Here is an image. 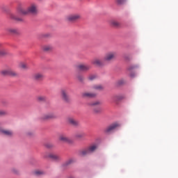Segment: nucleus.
I'll list each match as a JSON object with an SVG mask.
<instances>
[{"mask_svg": "<svg viewBox=\"0 0 178 178\" xmlns=\"http://www.w3.org/2000/svg\"><path fill=\"white\" fill-rule=\"evenodd\" d=\"M19 15H35L38 13V6L35 3H32L29 5L27 9L19 8L18 10Z\"/></svg>", "mask_w": 178, "mask_h": 178, "instance_id": "f257e3e1", "label": "nucleus"}, {"mask_svg": "<svg viewBox=\"0 0 178 178\" xmlns=\"http://www.w3.org/2000/svg\"><path fill=\"white\" fill-rule=\"evenodd\" d=\"M118 54L116 51H109L105 54L104 57V62H112L114 59H116Z\"/></svg>", "mask_w": 178, "mask_h": 178, "instance_id": "f03ea898", "label": "nucleus"}, {"mask_svg": "<svg viewBox=\"0 0 178 178\" xmlns=\"http://www.w3.org/2000/svg\"><path fill=\"white\" fill-rule=\"evenodd\" d=\"M98 148V146L97 145H92L89 146L88 148L82 150L81 152V155H88V154H92Z\"/></svg>", "mask_w": 178, "mask_h": 178, "instance_id": "7ed1b4c3", "label": "nucleus"}, {"mask_svg": "<svg viewBox=\"0 0 178 178\" xmlns=\"http://www.w3.org/2000/svg\"><path fill=\"white\" fill-rule=\"evenodd\" d=\"M1 74L3 76H10V77H17L19 74L15 72L13 70L8 69V70H3L1 71Z\"/></svg>", "mask_w": 178, "mask_h": 178, "instance_id": "20e7f679", "label": "nucleus"}, {"mask_svg": "<svg viewBox=\"0 0 178 178\" xmlns=\"http://www.w3.org/2000/svg\"><path fill=\"white\" fill-rule=\"evenodd\" d=\"M80 19H81V16L79 14L70 15L65 17V20H67V22H77V20H80Z\"/></svg>", "mask_w": 178, "mask_h": 178, "instance_id": "39448f33", "label": "nucleus"}, {"mask_svg": "<svg viewBox=\"0 0 178 178\" xmlns=\"http://www.w3.org/2000/svg\"><path fill=\"white\" fill-rule=\"evenodd\" d=\"M60 95L62 99L64 100L65 102H69L70 101V97L67 93V89H61Z\"/></svg>", "mask_w": 178, "mask_h": 178, "instance_id": "423d86ee", "label": "nucleus"}, {"mask_svg": "<svg viewBox=\"0 0 178 178\" xmlns=\"http://www.w3.org/2000/svg\"><path fill=\"white\" fill-rule=\"evenodd\" d=\"M40 119L41 120H51L52 119H56V115L54 113H48L42 115Z\"/></svg>", "mask_w": 178, "mask_h": 178, "instance_id": "0eeeda50", "label": "nucleus"}, {"mask_svg": "<svg viewBox=\"0 0 178 178\" xmlns=\"http://www.w3.org/2000/svg\"><path fill=\"white\" fill-rule=\"evenodd\" d=\"M59 141L62 143H66L67 144H72L73 140L66 135H60L58 138Z\"/></svg>", "mask_w": 178, "mask_h": 178, "instance_id": "6e6552de", "label": "nucleus"}, {"mask_svg": "<svg viewBox=\"0 0 178 178\" xmlns=\"http://www.w3.org/2000/svg\"><path fill=\"white\" fill-rule=\"evenodd\" d=\"M92 65H95V66H98L99 67H102L105 65V62L102 61L99 58H94L92 60Z\"/></svg>", "mask_w": 178, "mask_h": 178, "instance_id": "1a4fd4ad", "label": "nucleus"}, {"mask_svg": "<svg viewBox=\"0 0 178 178\" xmlns=\"http://www.w3.org/2000/svg\"><path fill=\"white\" fill-rule=\"evenodd\" d=\"M77 68L81 72H88V70H90V69H91V66L86 65V64H79L77 66Z\"/></svg>", "mask_w": 178, "mask_h": 178, "instance_id": "9d476101", "label": "nucleus"}, {"mask_svg": "<svg viewBox=\"0 0 178 178\" xmlns=\"http://www.w3.org/2000/svg\"><path fill=\"white\" fill-rule=\"evenodd\" d=\"M44 74L41 72H38L33 75V80H35L36 81H42V80H44Z\"/></svg>", "mask_w": 178, "mask_h": 178, "instance_id": "9b49d317", "label": "nucleus"}, {"mask_svg": "<svg viewBox=\"0 0 178 178\" xmlns=\"http://www.w3.org/2000/svg\"><path fill=\"white\" fill-rule=\"evenodd\" d=\"M67 122L72 126H79V121L73 117H68L67 118Z\"/></svg>", "mask_w": 178, "mask_h": 178, "instance_id": "f8f14e48", "label": "nucleus"}, {"mask_svg": "<svg viewBox=\"0 0 178 178\" xmlns=\"http://www.w3.org/2000/svg\"><path fill=\"white\" fill-rule=\"evenodd\" d=\"M120 125L118 123H113L111 125L108 126L106 129V133H111V131H113L117 127H119Z\"/></svg>", "mask_w": 178, "mask_h": 178, "instance_id": "ddd939ff", "label": "nucleus"}, {"mask_svg": "<svg viewBox=\"0 0 178 178\" xmlns=\"http://www.w3.org/2000/svg\"><path fill=\"white\" fill-rule=\"evenodd\" d=\"M43 52H52L54 51V46L52 44H44L42 47Z\"/></svg>", "mask_w": 178, "mask_h": 178, "instance_id": "4468645a", "label": "nucleus"}, {"mask_svg": "<svg viewBox=\"0 0 178 178\" xmlns=\"http://www.w3.org/2000/svg\"><path fill=\"white\" fill-rule=\"evenodd\" d=\"M83 98H95L97 97V93L84 92L81 94Z\"/></svg>", "mask_w": 178, "mask_h": 178, "instance_id": "2eb2a0df", "label": "nucleus"}, {"mask_svg": "<svg viewBox=\"0 0 178 178\" xmlns=\"http://www.w3.org/2000/svg\"><path fill=\"white\" fill-rule=\"evenodd\" d=\"M0 133L3 136H6L7 137H12V136H13V131L8 129H1Z\"/></svg>", "mask_w": 178, "mask_h": 178, "instance_id": "dca6fc26", "label": "nucleus"}, {"mask_svg": "<svg viewBox=\"0 0 178 178\" xmlns=\"http://www.w3.org/2000/svg\"><path fill=\"white\" fill-rule=\"evenodd\" d=\"M85 137L86 134L84 132H78L74 135V138H76V140H83Z\"/></svg>", "mask_w": 178, "mask_h": 178, "instance_id": "f3484780", "label": "nucleus"}, {"mask_svg": "<svg viewBox=\"0 0 178 178\" xmlns=\"http://www.w3.org/2000/svg\"><path fill=\"white\" fill-rule=\"evenodd\" d=\"M46 158H50V159H53V161H59L60 159L59 156L54 154H49L48 156H45Z\"/></svg>", "mask_w": 178, "mask_h": 178, "instance_id": "a211bd4d", "label": "nucleus"}, {"mask_svg": "<svg viewBox=\"0 0 178 178\" xmlns=\"http://www.w3.org/2000/svg\"><path fill=\"white\" fill-rule=\"evenodd\" d=\"M8 51L3 49V45L2 43H0V56H3L4 55H7Z\"/></svg>", "mask_w": 178, "mask_h": 178, "instance_id": "6ab92c4d", "label": "nucleus"}, {"mask_svg": "<svg viewBox=\"0 0 178 178\" xmlns=\"http://www.w3.org/2000/svg\"><path fill=\"white\" fill-rule=\"evenodd\" d=\"M8 32L10 33V34H19V31L18 29L10 28L8 29Z\"/></svg>", "mask_w": 178, "mask_h": 178, "instance_id": "aec40b11", "label": "nucleus"}, {"mask_svg": "<svg viewBox=\"0 0 178 178\" xmlns=\"http://www.w3.org/2000/svg\"><path fill=\"white\" fill-rule=\"evenodd\" d=\"M113 101L115 102H118V101H120L123 99V96L122 95H115L112 97Z\"/></svg>", "mask_w": 178, "mask_h": 178, "instance_id": "412c9836", "label": "nucleus"}, {"mask_svg": "<svg viewBox=\"0 0 178 178\" xmlns=\"http://www.w3.org/2000/svg\"><path fill=\"white\" fill-rule=\"evenodd\" d=\"M87 105L88 106H98L101 105V102L99 101H96V102L88 103Z\"/></svg>", "mask_w": 178, "mask_h": 178, "instance_id": "4be33fe9", "label": "nucleus"}, {"mask_svg": "<svg viewBox=\"0 0 178 178\" xmlns=\"http://www.w3.org/2000/svg\"><path fill=\"white\" fill-rule=\"evenodd\" d=\"M111 26H112L113 27L118 28V27H120V24L118 21L112 20L111 22Z\"/></svg>", "mask_w": 178, "mask_h": 178, "instance_id": "5701e85b", "label": "nucleus"}, {"mask_svg": "<svg viewBox=\"0 0 178 178\" xmlns=\"http://www.w3.org/2000/svg\"><path fill=\"white\" fill-rule=\"evenodd\" d=\"M34 175L35 176H42V175H45V172L42 170H38L34 172Z\"/></svg>", "mask_w": 178, "mask_h": 178, "instance_id": "b1692460", "label": "nucleus"}, {"mask_svg": "<svg viewBox=\"0 0 178 178\" xmlns=\"http://www.w3.org/2000/svg\"><path fill=\"white\" fill-rule=\"evenodd\" d=\"M10 17L13 20H17L18 22H22L23 20L22 18L17 17L15 14H10Z\"/></svg>", "mask_w": 178, "mask_h": 178, "instance_id": "393cba45", "label": "nucleus"}, {"mask_svg": "<svg viewBox=\"0 0 178 178\" xmlns=\"http://www.w3.org/2000/svg\"><path fill=\"white\" fill-rule=\"evenodd\" d=\"M93 90H97L100 91L101 90H104V87L101 85H95L92 87Z\"/></svg>", "mask_w": 178, "mask_h": 178, "instance_id": "a878e982", "label": "nucleus"}, {"mask_svg": "<svg viewBox=\"0 0 178 178\" xmlns=\"http://www.w3.org/2000/svg\"><path fill=\"white\" fill-rule=\"evenodd\" d=\"M47 99V97L45 96H38L37 97V100L39 101V102H42Z\"/></svg>", "mask_w": 178, "mask_h": 178, "instance_id": "bb28decb", "label": "nucleus"}, {"mask_svg": "<svg viewBox=\"0 0 178 178\" xmlns=\"http://www.w3.org/2000/svg\"><path fill=\"white\" fill-rule=\"evenodd\" d=\"M19 67H21V69L27 70V69H29V65H27V64H26L24 63H22L19 65Z\"/></svg>", "mask_w": 178, "mask_h": 178, "instance_id": "cd10ccee", "label": "nucleus"}, {"mask_svg": "<svg viewBox=\"0 0 178 178\" xmlns=\"http://www.w3.org/2000/svg\"><path fill=\"white\" fill-rule=\"evenodd\" d=\"M73 162H74V160L73 159H70L65 163V166H68V165H72Z\"/></svg>", "mask_w": 178, "mask_h": 178, "instance_id": "c85d7f7f", "label": "nucleus"}, {"mask_svg": "<svg viewBox=\"0 0 178 178\" xmlns=\"http://www.w3.org/2000/svg\"><path fill=\"white\" fill-rule=\"evenodd\" d=\"M93 112L94 113H101L102 110H101V107H96L93 109Z\"/></svg>", "mask_w": 178, "mask_h": 178, "instance_id": "c756f323", "label": "nucleus"}, {"mask_svg": "<svg viewBox=\"0 0 178 178\" xmlns=\"http://www.w3.org/2000/svg\"><path fill=\"white\" fill-rule=\"evenodd\" d=\"M97 79V75L92 74L88 76V80H90V81H92V80H95Z\"/></svg>", "mask_w": 178, "mask_h": 178, "instance_id": "7c9ffc66", "label": "nucleus"}, {"mask_svg": "<svg viewBox=\"0 0 178 178\" xmlns=\"http://www.w3.org/2000/svg\"><path fill=\"white\" fill-rule=\"evenodd\" d=\"M117 3H118V5H122V3H124V2H126V0H116Z\"/></svg>", "mask_w": 178, "mask_h": 178, "instance_id": "2f4dec72", "label": "nucleus"}, {"mask_svg": "<svg viewBox=\"0 0 178 178\" xmlns=\"http://www.w3.org/2000/svg\"><path fill=\"white\" fill-rule=\"evenodd\" d=\"M77 79L79 81H84V76H81V75H79L77 76Z\"/></svg>", "mask_w": 178, "mask_h": 178, "instance_id": "473e14b6", "label": "nucleus"}, {"mask_svg": "<svg viewBox=\"0 0 178 178\" xmlns=\"http://www.w3.org/2000/svg\"><path fill=\"white\" fill-rule=\"evenodd\" d=\"M45 147L46 148H52L54 147V145H52L51 143H46Z\"/></svg>", "mask_w": 178, "mask_h": 178, "instance_id": "72a5a7b5", "label": "nucleus"}, {"mask_svg": "<svg viewBox=\"0 0 178 178\" xmlns=\"http://www.w3.org/2000/svg\"><path fill=\"white\" fill-rule=\"evenodd\" d=\"M3 115H6V111L0 110V116H3Z\"/></svg>", "mask_w": 178, "mask_h": 178, "instance_id": "f704fd0d", "label": "nucleus"}, {"mask_svg": "<svg viewBox=\"0 0 178 178\" xmlns=\"http://www.w3.org/2000/svg\"><path fill=\"white\" fill-rule=\"evenodd\" d=\"M43 37H49V35H48V34H44V35H43Z\"/></svg>", "mask_w": 178, "mask_h": 178, "instance_id": "c9c22d12", "label": "nucleus"}]
</instances>
